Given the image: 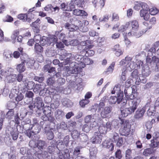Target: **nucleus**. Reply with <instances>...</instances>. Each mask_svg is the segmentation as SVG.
I'll use <instances>...</instances> for the list:
<instances>
[{
  "mask_svg": "<svg viewBox=\"0 0 159 159\" xmlns=\"http://www.w3.org/2000/svg\"><path fill=\"white\" fill-rule=\"evenodd\" d=\"M7 76L6 71L5 70H0V81L2 80L3 77H5L6 78Z\"/></svg>",
  "mask_w": 159,
  "mask_h": 159,
  "instance_id": "nucleus-51",
  "label": "nucleus"
},
{
  "mask_svg": "<svg viewBox=\"0 0 159 159\" xmlns=\"http://www.w3.org/2000/svg\"><path fill=\"white\" fill-rule=\"evenodd\" d=\"M11 131L10 133L11 135L13 140H16L18 137V133L16 130L13 129H11Z\"/></svg>",
  "mask_w": 159,
  "mask_h": 159,
  "instance_id": "nucleus-35",
  "label": "nucleus"
},
{
  "mask_svg": "<svg viewBox=\"0 0 159 159\" xmlns=\"http://www.w3.org/2000/svg\"><path fill=\"white\" fill-rule=\"evenodd\" d=\"M16 74H13L7 76L5 79V80L9 83H13L16 81Z\"/></svg>",
  "mask_w": 159,
  "mask_h": 159,
  "instance_id": "nucleus-31",
  "label": "nucleus"
},
{
  "mask_svg": "<svg viewBox=\"0 0 159 159\" xmlns=\"http://www.w3.org/2000/svg\"><path fill=\"white\" fill-rule=\"evenodd\" d=\"M84 120L85 123H89L90 127H94L98 125V123L96 121V120L94 119L93 115H89L86 116L84 118Z\"/></svg>",
  "mask_w": 159,
  "mask_h": 159,
  "instance_id": "nucleus-12",
  "label": "nucleus"
},
{
  "mask_svg": "<svg viewBox=\"0 0 159 159\" xmlns=\"http://www.w3.org/2000/svg\"><path fill=\"white\" fill-rule=\"evenodd\" d=\"M112 108L109 106L105 107L104 109L101 111L100 115L101 117L103 118H105L108 117L109 114L111 112Z\"/></svg>",
  "mask_w": 159,
  "mask_h": 159,
  "instance_id": "nucleus-15",
  "label": "nucleus"
},
{
  "mask_svg": "<svg viewBox=\"0 0 159 159\" xmlns=\"http://www.w3.org/2000/svg\"><path fill=\"white\" fill-rule=\"evenodd\" d=\"M84 0H77L75 2L77 6L79 7L83 8L84 4Z\"/></svg>",
  "mask_w": 159,
  "mask_h": 159,
  "instance_id": "nucleus-48",
  "label": "nucleus"
},
{
  "mask_svg": "<svg viewBox=\"0 0 159 159\" xmlns=\"http://www.w3.org/2000/svg\"><path fill=\"white\" fill-rule=\"evenodd\" d=\"M18 18L25 21V20L27 18V15L26 14H21L18 15Z\"/></svg>",
  "mask_w": 159,
  "mask_h": 159,
  "instance_id": "nucleus-64",
  "label": "nucleus"
},
{
  "mask_svg": "<svg viewBox=\"0 0 159 159\" xmlns=\"http://www.w3.org/2000/svg\"><path fill=\"white\" fill-rule=\"evenodd\" d=\"M105 104L104 102L103 101L100 102L98 106V111H101L104 108Z\"/></svg>",
  "mask_w": 159,
  "mask_h": 159,
  "instance_id": "nucleus-62",
  "label": "nucleus"
},
{
  "mask_svg": "<svg viewBox=\"0 0 159 159\" xmlns=\"http://www.w3.org/2000/svg\"><path fill=\"white\" fill-rule=\"evenodd\" d=\"M159 46V42H157L155 43L154 47L151 48L149 49V51L152 53H154L155 52L156 48L158 47Z\"/></svg>",
  "mask_w": 159,
  "mask_h": 159,
  "instance_id": "nucleus-50",
  "label": "nucleus"
},
{
  "mask_svg": "<svg viewBox=\"0 0 159 159\" xmlns=\"http://www.w3.org/2000/svg\"><path fill=\"white\" fill-rule=\"evenodd\" d=\"M150 13L152 15H155L157 14L159 12L158 10L155 7H153L149 9Z\"/></svg>",
  "mask_w": 159,
  "mask_h": 159,
  "instance_id": "nucleus-45",
  "label": "nucleus"
},
{
  "mask_svg": "<svg viewBox=\"0 0 159 159\" xmlns=\"http://www.w3.org/2000/svg\"><path fill=\"white\" fill-rule=\"evenodd\" d=\"M66 28L68 29L70 31H74L79 29V27L73 24H70L69 23H66L65 25Z\"/></svg>",
  "mask_w": 159,
  "mask_h": 159,
  "instance_id": "nucleus-25",
  "label": "nucleus"
},
{
  "mask_svg": "<svg viewBox=\"0 0 159 159\" xmlns=\"http://www.w3.org/2000/svg\"><path fill=\"white\" fill-rule=\"evenodd\" d=\"M145 111V109L143 107L141 109H138L135 112L134 115V118L136 119H139L142 118Z\"/></svg>",
  "mask_w": 159,
  "mask_h": 159,
  "instance_id": "nucleus-21",
  "label": "nucleus"
},
{
  "mask_svg": "<svg viewBox=\"0 0 159 159\" xmlns=\"http://www.w3.org/2000/svg\"><path fill=\"white\" fill-rule=\"evenodd\" d=\"M48 110H46L45 109H44V110L43 111V113L44 114V116H43L42 117V120H43L44 121H47V120H48L51 122H52L54 119V117L52 116H49L48 115V114L49 113H51V111L48 110V112L47 113H46V111H47Z\"/></svg>",
  "mask_w": 159,
  "mask_h": 159,
  "instance_id": "nucleus-17",
  "label": "nucleus"
},
{
  "mask_svg": "<svg viewBox=\"0 0 159 159\" xmlns=\"http://www.w3.org/2000/svg\"><path fill=\"white\" fill-rule=\"evenodd\" d=\"M131 27L132 31L129 32L127 34L128 37L134 36L136 38H139L142 34L141 32L137 33L136 32L139 28V24L138 21L136 20H134L127 22L125 25L121 26L118 29L119 32H124Z\"/></svg>",
  "mask_w": 159,
  "mask_h": 159,
  "instance_id": "nucleus-1",
  "label": "nucleus"
},
{
  "mask_svg": "<svg viewBox=\"0 0 159 159\" xmlns=\"http://www.w3.org/2000/svg\"><path fill=\"white\" fill-rule=\"evenodd\" d=\"M131 150L130 149H128L125 151L126 159H131Z\"/></svg>",
  "mask_w": 159,
  "mask_h": 159,
  "instance_id": "nucleus-52",
  "label": "nucleus"
},
{
  "mask_svg": "<svg viewBox=\"0 0 159 159\" xmlns=\"http://www.w3.org/2000/svg\"><path fill=\"white\" fill-rule=\"evenodd\" d=\"M43 88L44 86H42L41 84H36L33 90L34 92H38L39 90L41 91Z\"/></svg>",
  "mask_w": 159,
  "mask_h": 159,
  "instance_id": "nucleus-47",
  "label": "nucleus"
},
{
  "mask_svg": "<svg viewBox=\"0 0 159 159\" xmlns=\"http://www.w3.org/2000/svg\"><path fill=\"white\" fill-rule=\"evenodd\" d=\"M115 64V62H112L111 64L110 65V66L107 69L106 72H108L109 73H111L114 70Z\"/></svg>",
  "mask_w": 159,
  "mask_h": 159,
  "instance_id": "nucleus-49",
  "label": "nucleus"
},
{
  "mask_svg": "<svg viewBox=\"0 0 159 159\" xmlns=\"http://www.w3.org/2000/svg\"><path fill=\"white\" fill-rule=\"evenodd\" d=\"M57 129H61L63 130H66L67 128V125L66 123L64 122H62L60 124L57 125Z\"/></svg>",
  "mask_w": 159,
  "mask_h": 159,
  "instance_id": "nucleus-39",
  "label": "nucleus"
},
{
  "mask_svg": "<svg viewBox=\"0 0 159 159\" xmlns=\"http://www.w3.org/2000/svg\"><path fill=\"white\" fill-rule=\"evenodd\" d=\"M116 159H120L122 157L121 152L120 150H118L115 153Z\"/></svg>",
  "mask_w": 159,
  "mask_h": 159,
  "instance_id": "nucleus-61",
  "label": "nucleus"
},
{
  "mask_svg": "<svg viewBox=\"0 0 159 159\" xmlns=\"http://www.w3.org/2000/svg\"><path fill=\"white\" fill-rule=\"evenodd\" d=\"M150 146L153 148H155L159 146V139H153L151 140Z\"/></svg>",
  "mask_w": 159,
  "mask_h": 159,
  "instance_id": "nucleus-33",
  "label": "nucleus"
},
{
  "mask_svg": "<svg viewBox=\"0 0 159 159\" xmlns=\"http://www.w3.org/2000/svg\"><path fill=\"white\" fill-rule=\"evenodd\" d=\"M131 75L133 79L135 81V84L138 85L141 82L143 83H145L147 82L146 78H142L139 77V73L137 70H134L131 73Z\"/></svg>",
  "mask_w": 159,
  "mask_h": 159,
  "instance_id": "nucleus-6",
  "label": "nucleus"
},
{
  "mask_svg": "<svg viewBox=\"0 0 159 159\" xmlns=\"http://www.w3.org/2000/svg\"><path fill=\"white\" fill-rule=\"evenodd\" d=\"M124 67H125V69L129 71H131L132 70L136 68V65L134 62L132 60L130 62H128Z\"/></svg>",
  "mask_w": 159,
  "mask_h": 159,
  "instance_id": "nucleus-27",
  "label": "nucleus"
},
{
  "mask_svg": "<svg viewBox=\"0 0 159 159\" xmlns=\"http://www.w3.org/2000/svg\"><path fill=\"white\" fill-rule=\"evenodd\" d=\"M45 133L46 134L47 138L48 140H51L54 138V134L51 129L49 130L48 131L46 130L45 131Z\"/></svg>",
  "mask_w": 159,
  "mask_h": 159,
  "instance_id": "nucleus-36",
  "label": "nucleus"
},
{
  "mask_svg": "<svg viewBox=\"0 0 159 159\" xmlns=\"http://www.w3.org/2000/svg\"><path fill=\"white\" fill-rule=\"evenodd\" d=\"M102 136L98 132L94 133L92 138L91 141L93 144H99L102 141Z\"/></svg>",
  "mask_w": 159,
  "mask_h": 159,
  "instance_id": "nucleus-13",
  "label": "nucleus"
},
{
  "mask_svg": "<svg viewBox=\"0 0 159 159\" xmlns=\"http://www.w3.org/2000/svg\"><path fill=\"white\" fill-rule=\"evenodd\" d=\"M124 93L125 97L128 100H134V99H139L141 101L140 98L138 96L131 94V89L130 87L126 88L124 90Z\"/></svg>",
  "mask_w": 159,
  "mask_h": 159,
  "instance_id": "nucleus-11",
  "label": "nucleus"
},
{
  "mask_svg": "<svg viewBox=\"0 0 159 159\" xmlns=\"http://www.w3.org/2000/svg\"><path fill=\"white\" fill-rule=\"evenodd\" d=\"M4 57L6 59H9L12 57L13 54L11 52L8 50H5L3 54Z\"/></svg>",
  "mask_w": 159,
  "mask_h": 159,
  "instance_id": "nucleus-44",
  "label": "nucleus"
},
{
  "mask_svg": "<svg viewBox=\"0 0 159 159\" xmlns=\"http://www.w3.org/2000/svg\"><path fill=\"white\" fill-rule=\"evenodd\" d=\"M89 102V99H85L81 100L80 102V104L81 107H84Z\"/></svg>",
  "mask_w": 159,
  "mask_h": 159,
  "instance_id": "nucleus-55",
  "label": "nucleus"
},
{
  "mask_svg": "<svg viewBox=\"0 0 159 159\" xmlns=\"http://www.w3.org/2000/svg\"><path fill=\"white\" fill-rule=\"evenodd\" d=\"M40 21V20L39 19H38L31 24V26L36 29V32L37 33H39V30L38 29V26L39 24V22Z\"/></svg>",
  "mask_w": 159,
  "mask_h": 159,
  "instance_id": "nucleus-42",
  "label": "nucleus"
},
{
  "mask_svg": "<svg viewBox=\"0 0 159 159\" xmlns=\"http://www.w3.org/2000/svg\"><path fill=\"white\" fill-rule=\"evenodd\" d=\"M128 71L125 67H123L122 69V73L121 76V79L125 81L126 80V75Z\"/></svg>",
  "mask_w": 159,
  "mask_h": 159,
  "instance_id": "nucleus-43",
  "label": "nucleus"
},
{
  "mask_svg": "<svg viewBox=\"0 0 159 159\" xmlns=\"http://www.w3.org/2000/svg\"><path fill=\"white\" fill-rule=\"evenodd\" d=\"M90 155L91 157H96L97 153V150L95 148L90 149Z\"/></svg>",
  "mask_w": 159,
  "mask_h": 159,
  "instance_id": "nucleus-56",
  "label": "nucleus"
},
{
  "mask_svg": "<svg viewBox=\"0 0 159 159\" xmlns=\"http://www.w3.org/2000/svg\"><path fill=\"white\" fill-rule=\"evenodd\" d=\"M82 84V79L81 78H77L75 80V82H70L69 86V88L72 89L78 92L83 89Z\"/></svg>",
  "mask_w": 159,
  "mask_h": 159,
  "instance_id": "nucleus-4",
  "label": "nucleus"
},
{
  "mask_svg": "<svg viewBox=\"0 0 159 159\" xmlns=\"http://www.w3.org/2000/svg\"><path fill=\"white\" fill-rule=\"evenodd\" d=\"M110 16L108 14H106L103 16V18H100L99 19V21L100 22L107 21L109 19Z\"/></svg>",
  "mask_w": 159,
  "mask_h": 159,
  "instance_id": "nucleus-59",
  "label": "nucleus"
},
{
  "mask_svg": "<svg viewBox=\"0 0 159 159\" xmlns=\"http://www.w3.org/2000/svg\"><path fill=\"white\" fill-rule=\"evenodd\" d=\"M132 60V58L128 56H126L125 59H122L120 62L119 65L121 66H123L126 63L127 64L128 62H130Z\"/></svg>",
  "mask_w": 159,
  "mask_h": 159,
  "instance_id": "nucleus-32",
  "label": "nucleus"
},
{
  "mask_svg": "<svg viewBox=\"0 0 159 159\" xmlns=\"http://www.w3.org/2000/svg\"><path fill=\"white\" fill-rule=\"evenodd\" d=\"M149 7L147 4L146 7L143 8L140 11L139 14L141 17H143L145 20H148L150 18V15L148 13Z\"/></svg>",
  "mask_w": 159,
  "mask_h": 159,
  "instance_id": "nucleus-14",
  "label": "nucleus"
},
{
  "mask_svg": "<svg viewBox=\"0 0 159 159\" xmlns=\"http://www.w3.org/2000/svg\"><path fill=\"white\" fill-rule=\"evenodd\" d=\"M64 115L63 111L60 109L57 110L55 113V115L56 118H60L62 117Z\"/></svg>",
  "mask_w": 159,
  "mask_h": 159,
  "instance_id": "nucleus-38",
  "label": "nucleus"
},
{
  "mask_svg": "<svg viewBox=\"0 0 159 159\" xmlns=\"http://www.w3.org/2000/svg\"><path fill=\"white\" fill-rule=\"evenodd\" d=\"M36 144L37 147L40 150L43 149L45 145V142L41 140H38Z\"/></svg>",
  "mask_w": 159,
  "mask_h": 159,
  "instance_id": "nucleus-41",
  "label": "nucleus"
},
{
  "mask_svg": "<svg viewBox=\"0 0 159 159\" xmlns=\"http://www.w3.org/2000/svg\"><path fill=\"white\" fill-rule=\"evenodd\" d=\"M134 9L137 11H139L140 9V7L142 8L146 7V6H147V4L146 3L141 1L135 2H134Z\"/></svg>",
  "mask_w": 159,
  "mask_h": 159,
  "instance_id": "nucleus-18",
  "label": "nucleus"
},
{
  "mask_svg": "<svg viewBox=\"0 0 159 159\" xmlns=\"http://www.w3.org/2000/svg\"><path fill=\"white\" fill-rule=\"evenodd\" d=\"M5 70L6 71V75L7 76L14 74H13L14 70L13 68H9Z\"/></svg>",
  "mask_w": 159,
  "mask_h": 159,
  "instance_id": "nucleus-54",
  "label": "nucleus"
},
{
  "mask_svg": "<svg viewBox=\"0 0 159 159\" xmlns=\"http://www.w3.org/2000/svg\"><path fill=\"white\" fill-rule=\"evenodd\" d=\"M25 128V133L29 137H30L32 135L38 133L40 131L39 129H36L34 131H31L30 129H32L30 127L29 128Z\"/></svg>",
  "mask_w": 159,
  "mask_h": 159,
  "instance_id": "nucleus-20",
  "label": "nucleus"
},
{
  "mask_svg": "<svg viewBox=\"0 0 159 159\" xmlns=\"http://www.w3.org/2000/svg\"><path fill=\"white\" fill-rule=\"evenodd\" d=\"M93 62V61L91 60L90 59L84 57V60H83L81 65H80V68H78L77 70H74L72 72L75 73V74H77L79 72L81 71L82 68L84 67L86 65H89L92 64ZM80 64H81V63H80Z\"/></svg>",
  "mask_w": 159,
  "mask_h": 159,
  "instance_id": "nucleus-10",
  "label": "nucleus"
},
{
  "mask_svg": "<svg viewBox=\"0 0 159 159\" xmlns=\"http://www.w3.org/2000/svg\"><path fill=\"white\" fill-rule=\"evenodd\" d=\"M59 38L60 39L62 40L63 42L65 44V43H66L67 41L65 39V35L63 33H61L60 34L59 36Z\"/></svg>",
  "mask_w": 159,
  "mask_h": 159,
  "instance_id": "nucleus-63",
  "label": "nucleus"
},
{
  "mask_svg": "<svg viewBox=\"0 0 159 159\" xmlns=\"http://www.w3.org/2000/svg\"><path fill=\"white\" fill-rule=\"evenodd\" d=\"M25 61L24 60L20 63L18 64L17 65L16 69L17 71L19 72V73H22L25 70Z\"/></svg>",
  "mask_w": 159,
  "mask_h": 159,
  "instance_id": "nucleus-24",
  "label": "nucleus"
},
{
  "mask_svg": "<svg viewBox=\"0 0 159 159\" xmlns=\"http://www.w3.org/2000/svg\"><path fill=\"white\" fill-rule=\"evenodd\" d=\"M23 82L26 88L29 89H32L34 85V83L33 82L29 81L27 80H25L24 81H23Z\"/></svg>",
  "mask_w": 159,
  "mask_h": 159,
  "instance_id": "nucleus-30",
  "label": "nucleus"
},
{
  "mask_svg": "<svg viewBox=\"0 0 159 159\" xmlns=\"http://www.w3.org/2000/svg\"><path fill=\"white\" fill-rule=\"evenodd\" d=\"M140 102L141 101L138 99L129 101L128 102L129 105V107L124 109L122 108H120L122 116L125 117L133 113L137 109Z\"/></svg>",
  "mask_w": 159,
  "mask_h": 159,
  "instance_id": "nucleus-3",
  "label": "nucleus"
},
{
  "mask_svg": "<svg viewBox=\"0 0 159 159\" xmlns=\"http://www.w3.org/2000/svg\"><path fill=\"white\" fill-rule=\"evenodd\" d=\"M123 126V131L125 134L128 135L130 131L131 125L129 124V122L127 121H123L122 123Z\"/></svg>",
  "mask_w": 159,
  "mask_h": 159,
  "instance_id": "nucleus-19",
  "label": "nucleus"
},
{
  "mask_svg": "<svg viewBox=\"0 0 159 159\" xmlns=\"http://www.w3.org/2000/svg\"><path fill=\"white\" fill-rule=\"evenodd\" d=\"M92 47V45H89L88 47V48H89L86 51L85 55L86 56H92L94 54V52L92 50H90V49Z\"/></svg>",
  "mask_w": 159,
  "mask_h": 159,
  "instance_id": "nucleus-40",
  "label": "nucleus"
},
{
  "mask_svg": "<svg viewBox=\"0 0 159 159\" xmlns=\"http://www.w3.org/2000/svg\"><path fill=\"white\" fill-rule=\"evenodd\" d=\"M111 129V123L108 121L106 124H102L99 127L98 130L100 134H106L107 131Z\"/></svg>",
  "mask_w": 159,
  "mask_h": 159,
  "instance_id": "nucleus-9",
  "label": "nucleus"
},
{
  "mask_svg": "<svg viewBox=\"0 0 159 159\" xmlns=\"http://www.w3.org/2000/svg\"><path fill=\"white\" fill-rule=\"evenodd\" d=\"M61 54V55L60 56L59 58L61 60H64L63 63L65 65L70 63V59L72 60L73 59V57H71L72 54L68 53L66 50H62Z\"/></svg>",
  "mask_w": 159,
  "mask_h": 159,
  "instance_id": "nucleus-5",
  "label": "nucleus"
},
{
  "mask_svg": "<svg viewBox=\"0 0 159 159\" xmlns=\"http://www.w3.org/2000/svg\"><path fill=\"white\" fill-rule=\"evenodd\" d=\"M120 88V84L116 85L114 88L113 90H112L111 93L113 94L116 93L117 94V96L120 95L121 93L123 94V91H121Z\"/></svg>",
  "mask_w": 159,
  "mask_h": 159,
  "instance_id": "nucleus-29",
  "label": "nucleus"
},
{
  "mask_svg": "<svg viewBox=\"0 0 159 159\" xmlns=\"http://www.w3.org/2000/svg\"><path fill=\"white\" fill-rule=\"evenodd\" d=\"M91 128H92L90 127V126H89L87 124H85L83 126L82 130L83 131H84L85 132L88 133L90 131V130L91 129Z\"/></svg>",
  "mask_w": 159,
  "mask_h": 159,
  "instance_id": "nucleus-57",
  "label": "nucleus"
},
{
  "mask_svg": "<svg viewBox=\"0 0 159 159\" xmlns=\"http://www.w3.org/2000/svg\"><path fill=\"white\" fill-rule=\"evenodd\" d=\"M71 57H73V59L72 60L70 59V61L75 59V61H73L71 62L70 65L69 66H66L65 69V71L67 72L66 74V76H68L70 74H74L72 71L74 70H77L78 68H80V65H81L83 60H84V57L80 55H76L75 57H74L72 55Z\"/></svg>",
  "mask_w": 159,
  "mask_h": 159,
  "instance_id": "nucleus-2",
  "label": "nucleus"
},
{
  "mask_svg": "<svg viewBox=\"0 0 159 159\" xmlns=\"http://www.w3.org/2000/svg\"><path fill=\"white\" fill-rule=\"evenodd\" d=\"M67 5L68 7L66 10L67 11H72L73 9L75 8V5L72 3H67Z\"/></svg>",
  "mask_w": 159,
  "mask_h": 159,
  "instance_id": "nucleus-58",
  "label": "nucleus"
},
{
  "mask_svg": "<svg viewBox=\"0 0 159 159\" xmlns=\"http://www.w3.org/2000/svg\"><path fill=\"white\" fill-rule=\"evenodd\" d=\"M34 102L36 107L38 109L42 108L43 111L44 109L46 110L48 108H44L43 109V107L44 106V103L43 102L42 99L39 97H37L35 98Z\"/></svg>",
  "mask_w": 159,
  "mask_h": 159,
  "instance_id": "nucleus-16",
  "label": "nucleus"
},
{
  "mask_svg": "<svg viewBox=\"0 0 159 159\" xmlns=\"http://www.w3.org/2000/svg\"><path fill=\"white\" fill-rule=\"evenodd\" d=\"M34 50L37 53H41L43 51V48L38 43H36L34 45Z\"/></svg>",
  "mask_w": 159,
  "mask_h": 159,
  "instance_id": "nucleus-34",
  "label": "nucleus"
},
{
  "mask_svg": "<svg viewBox=\"0 0 159 159\" xmlns=\"http://www.w3.org/2000/svg\"><path fill=\"white\" fill-rule=\"evenodd\" d=\"M73 14L76 16H87L88 14L84 11L78 9H75L73 11Z\"/></svg>",
  "mask_w": 159,
  "mask_h": 159,
  "instance_id": "nucleus-22",
  "label": "nucleus"
},
{
  "mask_svg": "<svg viewBox=\"0 0 159 159\" xmlns=\"http://www.w3.org/2000/svg\"><path fill=\"white\" fill-rule=\"evenodd\" d=\"M155 150L151 148H148L145 149L143 152V155L145 157L150 156L155 152Z\"/></svg>",
  "mask_w": 159,
  "mask_h": 159,
  "instance_id": "nucleus-28",
  "label": "nucleus"
},
{
  "mask_svg": "<svg viewBox=\"0 0 159 159\" xmlns=\"http://www.w3.org/2000/svg\"><path fill=\"white\" fill-rule=\"evenodd\" d=\"M123 94L121 93L120 95L117 96V97L116 96H111L109 99V102L110 104H114L117 102L119 104L121 102H123V105L125 104L127 102L126 100L123 98Z\"/></svg>",
  "mask_w": 159,
  "mask_h": 159,
  "instance_id": "nucleus-8",
  "label": "nucleus"
},
{
  "mask_svg": "<svg viewBox=\"0 0 159 159\" xmlns=\"http://www.w3.org/2000/svg\"><path fill=\"white\" fill-rule=\"evenodd\" d=\"M142 72L143 76L142 78H145V77L148 76L151 73V71L150 70L149 66L147 65L143 66L142 70Z\"/></svg>",
  "mask_w": 159,
  "mask_h": 159,
  "instance_id": "nucleus-23",
  "label": "nucleus"
},
{
  "mask_svg": "<svg viewBox=\"0 0 159 159\" xmlns=\"http://www.w3.org/2000/svg\"><path fill=\"white\" fill-rule=\"evenodd\" d=\"M111 139L113 142H116L117 139L119 138L118 134L116 132L114 133L111 135Z\"/></svg>",
  "mask_w": 159,
  "mask_h": 159,
  "instance_id": "nucleus-53",
  "label": "nucleus"
},
{
  "mask_svg": "<svg viewBox=\"0 0 159 159\" xmlns=\"http://www.w3.org/2000/svg\"><path fill=\"white\" fill-rule=\"evenodd\" d=\"M57 39L55 36H53L52 37H47L43 36L40 41V44L43 46H47L50 45L52 43L57 41Z\"/></svg>",
  "mask_w": 159,
  "mask_h": 159,
  "instance_id": "nucleus-7",
  "label": "nucleus"
},
{
  "mask_svg": "<svg viewBox=\"0 0 159 159\" xmlns=\"http://www.w3.org/2000/svg\"><path fill=\"white\" fill-rule=\"evenodd\" d=\"M102 146L108 148L110 151H112L114 149V145L111 142H109L107 140L104 141L102 143Z\"/></svg>",
  "mask_w": 159,
  "mask_h": 159,
  "instance_id": "nucleus-26",
  "label": "nucleus"
},
{
  "mask_svg": "<svg viewBox=\"0 0 159 159\" xmlns=\"http://www.w3.org/2000/svg\"><path fill=\"white\" fill-rule=\"evenodd\" d=\"M78 44V42L77 40L74 39L71 40L69 42L65 43V45L66 46L71 45L72 46H76Z\"/></svg>",
  "mask_w": 159,
  "mask_h": 159,
  "instance_id": "nucleus-46",
  "label": "nucleus"
},
{
  "mask_svg": "<svg viewBox=\"0 0 159 159\" xmlns=\"http://www.w3.org/2000/svg\"><path fill=\"white\" fill-rule=\"evenodd\" d=\"M35 125H36V127H37V129H39V124H38V121L37 120L34 118L33 119V121L32 122V124H31V128L32 129L33 126H34Z\"/></svg>",
  "mask_w": 159,
  "mask_h": 159,
  "instance_id": "nucleus-60",
  "label": "nucleus"
},
{
  "mask_svg": "<svg viewBox=\"0 0 159 159\" xmlns=\"http://www.w3.org/2000/svg\"><path fill=\"white\" fill-rule=\"evenodd\" d=\"M19 34V31L18 29L15 30L12 32L11 36V38L14 42H15L16 37Z\"/></svg>",
  "mask_w": 159,
  "mask_h": 159,
  "instance_id": "nucleus-37",
  "label": "nucleus"
}]
</instances>
